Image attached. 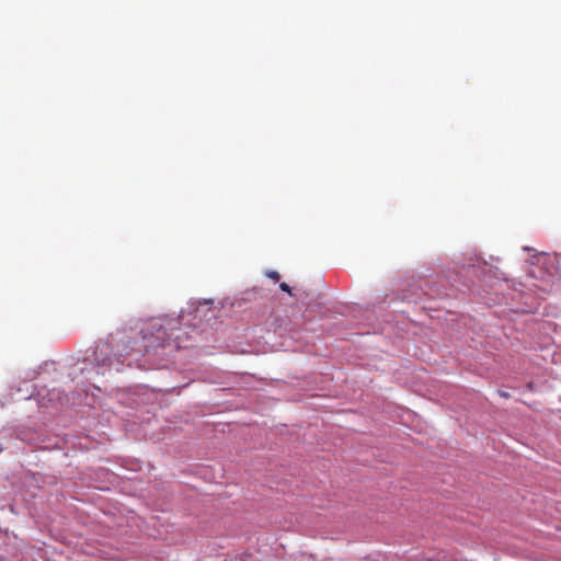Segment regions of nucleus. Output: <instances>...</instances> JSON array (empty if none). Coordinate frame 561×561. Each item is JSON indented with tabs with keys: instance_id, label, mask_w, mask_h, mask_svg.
Instances as JSON below:
<instances>
[{
	"instance_id": "nucleus-1",
	"label": "nucleus",
	"mask_w": 561,
	"mask_h": 561,
	"mask_svg": "<svg viewBox=\"0 0 561 561\" xmlns=\"http://www.w3.org/2000/svg\"><path fill=\"white\" fill-rule=\"evenodd\" d=\"M164 335H165V332L164 330H162V328H159L158 329V336H157V341H159L158 344H154V342H151L150 340H148V337L145 335L144 336V340L147 341L146 344H145V351L146 352H150L151 350L152 351H156L157 347H164Z\"/></svg>"
},
{
	"instance_id": "nucleus-2",
	"label": "nucleus",
	"mask_w": 561,
	"mask_h": 561,
	"mask_svg": "<svg viewBox=\"0 0 561 561\" xmlns=\"http://www.w3.org/2000/svg\"><path fill=\"white\" fill-rule=\"evenodd\" d=\"M267 277L274 279V280H278L279 279V273L276 272V271H271L267 273Z\"/></svg>"
},
{
	"instance_id": "nucleus-3",
	"label": "nucleus",
	"mask_w": 561,
	"mask_h": 561,
	"mask_svg": "<svg viewBox=\"0 0 561 561\" xmlns=\"http://www.w3.org/2000/svg\"><path fill=\"white\" fill-rule=\"evenodd\" d=\"M279 288L283 290V291H286L288 293L289 295H291V288L290 286L287 284V283H282L279 285Z\"/></svg>"
},
{
	"instance_id": "nucleus-4",
	"label": "nucleus",
	"mask_w": 561,
	"mask_h": 561,
	"mask_svg": "<svg viewBox=\"0 0 561 561\" xmlns=\"http://www.w3.org/2000/svg\"><path fill=\"white\" fill-rule=\"evenodd\" d=\"M108 362H110V358L107 357V358L103 359V360H102V363H99V365L104 366V365H106Z\"/></svg>"
},
{
	"instance_id": "nucleus-5",
	"label": "nucleus",
	"mask_w": 561,
	"mask_h": 561,
	"mask_svg": "<svg viewBox=\"0 0 561 561\" xmlns=\"http://www.w3.org/2000/svg\"><path fill=\"white\" fill-rule=\"evenodd\" d=\"M500 394H501L502 397H504V398H508V397H510V394H508L507 392H504V391H501V392H500Z\"/></svg>"
}]
</instances>
